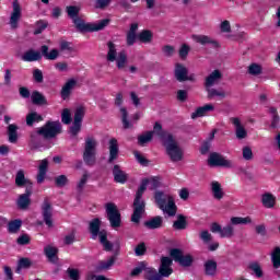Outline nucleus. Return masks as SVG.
I'll list each match as a JSON object with an SVG mask.
<instances>
[{"instance_id": "obj_1", "label": "nucleus", "mask_w": 280, "mask_h": 280, "mask_svg": "<svg viewBox=\"0 0 280 280\" xmlns=\"http://www.w3.org/2000/svg\"><path fill=\"white\" fill-rule=\"evenodd\" d=\"M148 185H150L151 189H158L161 187V178L151 177L142 180L140 187L136 192V199L133 201V214L131 217V221L139 223L141 220V215L145 212V202L141 199L145 189H148Z\"/></svg>"}, {"instance_id": "obj_2", "label": "nucleus", "mask_w": 280, "mask_h": 280, "mask_svg": "<svg viewBox=\"0 0 280 280\" xmlns=\"http://www.w3.org/2000/svg\"><path fill=\"white\" fill-rule=\"evenodd\" d=\"M155 205L168 218H174L178 211L176 206V197L170 190H156L154 194Z\"/></svg>"}, {"instance_id": "obj_3", "label": "nucleus", "mask_w": 280, "mask_h": 280, "mask_svg": "<svg viewBox=\"0 0 280 280\" xmlns=\"http://www.w3.org/2000/svg\"><path fill=\"white\" fill-rule=\"evenodd\" d=\"M100 226H102V221L100 219H93L90 222V233L92 234V240H97L98 235L100 242L104 246L105 250H112L113 244H110V242H108V240L106 238V231H100Z\"/></svg>"}, {"instance_id": "obj_4", "label": "nucleus", "mask_w": 280, "mask_h": 280, "mask_svg": "<svg viewBox=\"0 0 280 280\" xmlns=\"http://www.w3.org/2000/svg\"><path fill=\"white\" fill-rule=\"evenodd\" d=\"M97 140L94 138L85 139V147L83 152V161L85 165L93 166L97 162Z\"/></svg>"}, {"instance_id": "obj_5", "label": "nucleus", "mask_w": 280, "mask_h": 280, "mask_svg": "<svg viewBox=\"0 0 280 280\" xmlns=\"http://www.w3.org/2000/svg\"><path fill=\"white\" fill-rule=\"evenodd\" d=\"M73 23L79 32H100L110 23V20L105 19L95 23H84L81 19L75 18Z\"/></svg>"}, {"instance_id": "obj_6", "label": "nucleus", "mask_w": 280, "mask_h": 280, "mask_svg": "<svg viewBox=\"0 0 280 280\" xmlns=\"http://www.w3.org/2000/svg\"><path fill=\"white\" fill-rule=\"evenodd\" d=\"M253 222V219L250 217H232L230 219V224L222 228L221 231V237H226L228 240H231L233 235H235V228L238 224H250Z\"/></svg>"}, {"instance_id": "obj_7", "label": "nucleus", "mask_w": 280, "mask_h": 280, "mask_svg": "<svg viewBox=\"0 0 280 280\" xmlns=\"http://www.w3.org/2000/svg\"><path fill=\"white\" fill-rule=\"evenodd\" d=\"M163 145L166 148V153L173 163L183 161V149L178 145V142H176L174 137H168Z\"/></svg>"}, {"instance_id": "obj_8", "label": "nucleus", "mask_w": 280, "mask_h": 280, "mask_svg": "<svg viewBox=\"0 0 280 280\" xmlns=\"http://www.w3.org/2000/svg\"><path fill=\"white\" fill-rule=\"evenodd\" d=\"M107 47H108L107 60L109 62H115L116 60V65L118 69H124V67H126V62L128 61V56L126 55V52L120 51L117 56V47L112 42L107 44Z\"/></svg>"}, {"instance_id": "obj_9", "label": "nucleus", "mask_w": 280, "mask_h": 280, "mask_svg": "<svg viewBox=\"0 0 280 280\" xmlns=\"http://www.w3.org/2000/svg\"><path fill=\"white\" fill-rule=\"evenodd\" d=\"M61 131L62 125H60V121H49L38 129V135H42L45 139H54V137L60 135Z\"/></svg>"}, {"instance_id": "obj_10", "label": "nucleus", "mask_w": 280, "mask_h": 280, "mask_svg": "<svg viewBox=\"0 0 280 280\" xmlns=\"http://www.w3.org/2000/svg\"><path fill=\"white\" fill-rule=\"evenodd\" d=\"M107 220H109L113 229H118L121 225V214L115 203H106L105 206Z\"/></svg>"}, {"instance_id": "obj_11", "label": "nucleus", "mask_w": 280, "mask_h": 280, "mask_svg": "<svg viewBox=\"0 0 280 280\" xmlns=\"http://www.w3.org/2000/svg\"><path fill=\"white\" fill-rule=\"evenodd\" d=\"M84 115H86V107L85 106H78L74 110V118L73 124L70 127L71 135H78L82 129V120L84 119Z\"/></svg>"}, {"instance_id": "obj_12", "label": "nucleus", "mask_w": 280, "mask_h": 280, "mask_svg": "<svg viewBox=\"0 0 280 280\" xmlns=\"http://www.w3.org/2000/svg\"><path fill=\"white\" fill-rule=\"evenodd\" d=\"M208 165L210 167H226L231 170L233 167V161L228 160L219 153H211L208 158Z\"/></svg>"}, {"instance_id": "obj_13", "label": "nucleus", "mask_w": 280, "mask_h": 280, "mask_svg": "<svg viewBox=\"0 0 280 280\" xmlns=\"http://www.w3.org/2000/svg\"><path fill=\"white\" fill-rule=\"evenodd\" d=\"M21 16H23V9L21 8V3L15 0L12 3V12L9 20V25L11 30H18Z\"/></svg>"}, {"instance_id": "obj_14", "label": "nucleus", "mask_w": 280, "mask_h": 280, "mask_svg": "<svg viewBox=\"0 0 280 280\" xmlns=\"http://www.w3.org/2000/svg\"><path fill=\"white\" fill-rule=\"evenodd\" d=\"M171 257L174 259V261H177L179 266H184V268H187L194 264V257L189 254H183V252L179 249H172Z\"/></svg>"}, {"instance_id": "obj_15", "label": "nucleus", "mask_w": 280, "mask_h": 280, "mask_svg": "<svg viewBox=\"0 0 280 280\" xmlns=\"http://www.w3.org/2000/svg\"><path fill=\"white\" fill-rule=\"evenodd\" d=\"M231 124L234 127L236 139H246L248 137V131L246 130V127H244V122L237 118V117H232L230 118Z\"/></svg>"}, {"instance_id": "obj_16", "label": "nucleus", "mask_w": 280, "mask_h": 280, "mask_svg": "<svg viewBox=\"0 0 280 280\" xmlns=\"http://www.w3.org/2000/svg\"><path fill=\"white\" fill-rule=\"evenodd\" d=\"M15 185L20 188H25L32 190L34 187V184L30 178L25 177V171L19 170L15 174Z\"/></svg>"}, {"instance_id": "obj_17", "label": "nucleus", "mask_w": 280, "mask_h": 280, "mask_svg": "<svg viewBox=\"0 0 280 280\" xmlns=\"http://www.w3.org/2000/svg\"><path fill=\"white\" fill-rule=\"evenodd\" d=\"M172 258L170 257H162L161 258V265L159 268V273L161 277H170L172 272H174V269H172Z\"/></svg>"}, {"instance_id": "obj_18", "label": "nucleus", "mask_w": 280, "mask_h": 280, "mask_svg": "<svg viewBox=\"0 0 280 280\" xmlns=\"http://www.w3.org/2000/svg\"><path fill=\"white\" fill-rule=\"evenodd\" d=\"M215 110V105L213 104H206L201 107H198L192 114L191 119H198L200 117H207L209 113H213Z\"/></svg>"}, {"instance_id": "obj_19", "label": "nucleus", "mask_w": 280, "mask_h": 280, "mask_svg": "<svg viewBox=\"0 0 280 280\" xmlns=\"http://www.w3.org/2000/svg\"><path fill=\"white\" fill-rule=\"evenodd\" d=\"M175 78L178 82H185L187 80H194V75H189L187 68L180 63L175 66Z\"/></svg>"}, {"instance_id": "obj_20", "label": "nucleus", "mask_w": 280, "mask_h": 280, "mask_svg": "<svg viewBox=\"0 0 280 280\" xmlns=\"http://www.w3.org/2000/svg\"><path fill=\"white\" fill-rule=\"evenodd\" d=\"M210 189L214 200H222V198H224V188L222 187V184H220L219 182H211Z\"/></svg>"}, {"instance_id": "obj_21", "label": "nucleus", "mask_w": 280, "mask_h": 280, "mask_svg": "<svg viewBox=\"0 0 280 280\" xmlns=\"http://www.w3.org/2000/svg\"><path fill=\"white\" fill-rule=\"evenodd\" d=\"M75 86H78V79H69L61 89L62 100H67Z\"/></svg>"}, {"instance_id": "obj_22", "label": "nucleus", "mask_w": 280, "mask_h": 280, "mask_svg": "<svg viewBox=\"0 0 280 280\" xmlns=\"http://www.w3.org/2000/svg\"><path fill=\"white\" fill-rule=\"evenodd\" d=\"M191 39L199 45H213L214 47H220V44L215 42V39L207 35H192Z\"/></svg>"}, {"instance_id": "obj_23", "label": "nucleus", "mask_w": 280, "mask_h": 280, "mask_svg": "<svg viewBox=\"0 0 280 280\" xmlns=\"http://www.w3.org/2000/svg\"><path fill=\"white\" fill-rule=\"evenodd\" d=\"M222 80V71L214 70L206 78V89H211Z\"/></svg>"}, {"instance_id": "obj_24", "label": "nucleus", "mask_w": 280, "mask_h": 280, "mask_svg": "<svg viewBox=\"0 0 280 280\" xmlns=\"http://www.w3.org/2000/svg\"><path fill=\"white\" fill-rule=\"evenodd\" d=\"M32 196V190L25 189V194H22L19 196L16 205L19 207V209H27V207H30L32 200L30 199V197Z\"/></svg>"}, {"instance_id": "obj_25", "label": "nucleus", "mask_w": 280, "mask_h": 280, "mask_svg": "<svg viewBox=\"0 0 280 280\" xmlns=\"http://www.w3.org/2000/svg\"><path fill=\"white\" fill-rule=\"evenodd\" d=\"M151 132L153 133V136L155 135V137H158V139H160L162 143H165L168 137H173L172 133H168L165 130H163V127L159 122H155L153 131Z\"/></svg>"}, {"instance_id": "obj_26", "label": "nucleus", "mask_w": 280, "mask_h": 280, "mask_svg": "<svg viewBox=\"0 0 280 280\" xmlns=\"http://www.w3.org/2000/svg\"><path fill=\"white\" fill-rule=\"evenodd\" d=\"M117 156H119V144L117 142V139L113 138L109 140L108 163H113V161H116Z\"/></svg>"}, {"instance_id": "obj_27", "label": "nucleus", "mask_w": 280, "mask_h": 280, "mask_svg": "<svg viewBox=\"0 0 280 280\" xmlns=\"http://www.w3.org/2000/svg\"><path fill=\"white\" fill-rule=\"evenodd\" d=\"M42 211H43L45 224H47L51 229V226H54V221L51 220V205L45 201L42 207Z\"/></svg>"}, {"instance_id": "obj_28", "label": "nucleus", "mask_w": 280, "mask_h": 280, "mask_svg": "<svg viewBox=\"0 0 280 280\" xmlns=\"http://www.w3.org/2000/svg\"><path fill=\"white\" fill-rule=\"evenodd\" d=\"M40 58H43L40 51L34 49L25 51L22 56L24 62H36L37 60H40Z\"/></svg>"}, {"instance_id": "obj_29", "label": "nucleus", "mask_w": 280, "mask_h": 280, "mask_svg": "<svg viewBox=\"0 0 280 280\" xmlns=\"http://www.w3.org/2000/svg\"><path fill=\"white\" fill-rule=\"evenodd\" d=\"M261 203L265 209H273V207L277 205V197L270 192H266L261 196Z\"/></svg>"}, {"instance_id": "obj_30", "label": "nucleus", "mask_w": 280, "mask_h": 280, "mask_svg": "<svg viewBox=\"0 0 280 280\" xmlns=\"http://www.w3.org/2000/svg\"><path fill=\"white\" fill-rule=\"evenodd\" d=\"M113 174H114V180L116 183H120L121 185H124V183H126L128 180V174H126V172L121 171L119 165L114 166Z\"/></svg>"}, {"instance_id": "obj_31", "label": "nucleus", "mask_w": 280, "mask_h": 280, "mask_svg": "<svg viewBox=\"0 0 280 280\" xmlns=\"http://www.w3.org/2000/svg\"><path fill=\"white\" fill-rule=\"evenodd\" d=\"M208 97L210 100H224L226 97V91L224 89H208Z\"/></svg>"}, {"instance_id": "obj_32", "label": "nucleus", "mask_w": 280, "mask_h": 280, "mask_svg": "<svg viewBox=\"0 0 280 280\" xmlns=\"http://www.w3.org/2000/svg\"><path fill=\"white\" fill-rule=\"evenodd\" d=\"M44 253L49 261H51L52 264H56V261H58V249L55 246H46L44 248Z\"/></svg>"}, {"instance_id": "obj_33", "label": "nucleus", "mask_w": 280, "mask_h": 280, "mask_svg": "<svg viewBox=\"0 0 280 280\" xmlns=\"http://www.w3.org/2000/svg\"><path fill=\"white\" fill-rule=\"evenodd\" d=\"M144 279L145 280H163V276L156 269L152 267H147L144 271Z\"/></svg>"}, {"instance_id": "obj_34", "label": "nucleus", "mask_w": 280, "mask_h": 280, "mask_svg": "<svg viewBox=\"0 0 280 280\" xmlns=\"http://www.w3.org/2000/svg\"><path fill=\"white\" fill-rule=\"evenodd\" d=\"M205 272L208 277H213L218 272V262L215 260H207L205 262Z\"/></svg>"}, {"instance_id": "obj_35", "label": "nucleus", "mask_w": 280, "mask_h": 280, "mask_svg": "<svg viewBox=\"0 0 280 280\" xmlns=\"http://www.w3.org/2000/svg\"><path fill=\"white\" fill-rule=\"evenodd\" d=\"M116 259L117 258L115 256H112L107 260L100 261L96 270H110V268H113V266L115 265Z\"/></svg>"}, {"instance_id": "obj_36", "label": "nucleus", "mask_w": 280, "mask_h": 280, "mask_svg": "<svg viewBox=\"0 0 280 280\" xmlns=\"http://www.w3.org/2000/svg\"><path fill=\"white\" fill-rule=\"evenodd\" d=\"M19 130V127L14 124L9 125L8 127V135H9V141L10 143H16L19 140V135L16 131Z\"/></svg>"}, {"instance_id": "obj_37", "label": "nucleus", "mask_w": 280, "mask_h": 280, "mask_svg": "<svg viewBox=\"0 0 280 280\" xmlns=\"http://www.w3.org/2000/svg\"><path fill=\"white\" fill-rule=\"evenodd\" d=\"M173 229H175L176 231H183L187 229V219L185 218V215H177V220L173 223Z\"/></svg>"}, {"instance_id": "obj_38", "label": "nucleus", "mask_w": 280, "mask_h": 280, "mask_svg": "<svg viewBox=\"0 0 280 280\" xmlns=\"http://www.w3.org/2000/svg\"><path fill=\"white\" fill-rule=\"evenodd\" d=\"M153 36L154 34L152 33V31L144 30L138 34V40L144 44L152 43Z\"/></svg>"}, {"instance_id": "obj_39", "label": "nucleus", "mask_w": 280, "mask_h": 280, "mask_svg": "<svg viewBox=\"0 0 280 280\" xmlns=\"http://www.w3.org/2000/svg\"><path fill=\"white\" fill-rule=\"evenodd\" d=\"M42 54L46 57L47 60H56L58 58L59 52L57 49H52L49 51L47 46H42Z\"/></svg>"}, {"instance_id": "obj_40", "label": "nucleus", "mask_w": 280, "mask_h": 280, "mask_svg": "<svg viewBox=\"0 0 280 280\" xmlns=\"http://www.w3.org/2000/svg\"><path fill=\"white\" fill-rule=\"evenodd\" d=\"M154 133L152 131H147L138 137L139 145H145L152 141Z\"/></svg>"}, {"instance_id": "obj_41", "label": "nucleus", "mask_w": 280, "mask_h": 280, "mask_svg": "<svg viewBox=\"0 0 280 280\" xmlns=\"http://www.w3.org/2000/svg\"><path fill=\"white\" fill-rule=\"evenodd\" d=\"M38 121H43V116H40L36 112L30 113L26 116V124H27V126H34V124H36Z\"/></svg>"}, {"instance_id": "obj_42", "label": "nucleus", "mask_w": 280, "mask_h": 280, "mask_svg": "<svg viewBox=\"0 0 280 280\" xmlns=\"http://www.w3.org/2000/svg\"><path fill=\"white\" fill-rule=\"evenodd\" d=\"M162 224L163 218L161 217H154L153 219L145 222V226H148V229H161Z\"/></svg>"}, {"instance_id": "obj_43", "label": "nucleus", "mask_w": 280, "mask_h": 280, "mask_svg": "<svg viewBox=\"0 0 280 280\" xmlns=\"http://www.w3.org/2000/svg\"><path fill=\"white\" fill-rule=\"evenodd\" d=\"M31 100L33 104L43 105L47 104V101L45 100V96L40 94L38 91H34L31 95Z\"/></svg>"}, {"instance_id": "obj_44", "label": "nucleus", "mask_w": 280, "mask_h": 280, "mask_svg": "<svg viewBox=\"0 0 280 280\" xmlns=\"http://www.w3.org/2000/svg\"><path fill=\"white\" fill-rule=\"evenodd\" d=\"M271 262L273 268H280V247H276L271 253Z\"/></svg>"}, {"instance_id": "obj_45", "label": "nucleus", "mask_w": 280, "mask_h": 280, "mask_svg": "<svg viewBox=\"0 0 280 280\" xmlns=\"http://www.w3.org/2000/svg\"><path fill=\"white\" fill-rule=\"evenodd\" d=\"M264 69L261 68V65L258 63H252L248 66L247 72L249 75H261Z\"/></svg>"}, {"instance_id": "obj_46", "label": "nucleus", "mask_w": 280, "mask_h": 280, "mask_svg": "<svg viewBox=\"0 0 280 280\" xmlns=\"http://www.w3.org/2000/svg\"><path fill=\"white\" fill-rule=\"evenodd\" d=\"M22 224H23V221H21L19 219L9 222V224H8L9 233H16L19 231V229H21Z\"/></svg>"}, {"instance_id": "obj_47", "label": "nucleus", "mask_w": 280, "mask_h": 280, "mask_svg": "<svg viewBox=\"0 0 280 280\" xmlns=\"http://www.w3.org/2000/svg\"><path fill=\"white\" fill-rule=\"evenodd\" d=\"M73 119L71 118V109L65 108L61 113V121L66 126H69Z\"/></svg>"}, {"instance_id": "obj_48", "label": "nucleus", "mask_w": 280, "mask_h": 280, "mask_svg": "<svg viewBox=\"0 0 280 280\" xmlns=\"http://www.w3.org/2000/svg\"><path fill=\"white\" fill-rule=\"evenodd\" d=\"M147 268H148V264L143 261L138 264V266L133 268V270L131 271V277H139L141 272H145Z\"/></svg>"}, {"instance_id": "obj_49", "label": "nucleus", "mask_w": 280, "mask_h": 280, "mask_svg": "<svg viewBox=\"0 0 280 280\" xmlns=\"http://www.w3.org/2000/svg\"><path fill=\"white\" fill-rule=\"evenodd\" d=\"M120 114H121L124 128H126V129L132 128V124H130V121H128V112L126 110V108L121 107Z\"/></svg>"}, {"instance_id": "obj_50", "label": "nucleus", "mask_w": 280, "mask_h": 280, "mask_svg": "<svg viewBox=\"0 0 280 280\" xmlns=\"http://www.w3.org/2000/svg\"><path fill=\"white\" fill-rule=\"evenodd\" d=\"M67 13L68 16H70V19H72V21H74V19H78V14L80 13V7H67Z\"/></svg>"}, {"instance_id": "obj_51", "label": "nucleus", "mask_w": 280, "mask_h": 280, "mask_svg": "<svg viewBox=\"0 0 280 280\" xmlns=\"http://www.w3.org/2000/svg\"><path fill=\"white\" fill-rule=\"evenodd\" d=\"M133 154L138 163H140V165H142L143 167H148V165L150 164V161H148V159H145L143 154H141L138 151H136Z\"/></svg>"}, {"instance_id": "obj_52", "label": "nucleus", "mask_w": 280, "mask_h": 280, "mask_svg": "<svg viewBox=\"0 0 280 280\" xmlns=\"http://www.w3.org/2000/svg\"><path fill=\"white\" fill-rule=\"evenodd\" d=\"M67 276L69 280H80V270L68 268L67 269Z\"/></svg>"}, {"instance_id": "obj_53", "label": "nucleus", "mask_w": 280, "mask_h": 280, "mask_svg": "<svg viewBox=\"0 0 280 280\" xmlns=\"http://www.w3.org/2000/svg\"><path fill=\"white\" fill-rule=\"evenodd\" d=\"M189 51H191V47H189L187 44H183L179 48V58L185 60V58L189 56Z\"/></svg>"}, {"instance_id": "obj_54", "label": "nucleus", "mask_w": 280, "mask_h": 280, "mask_svg": "<svg viewBox=\"0 0 280 280\" xmlns=\"http://www.w3.org/2000/svg\"><path fill=\"white\" fill-rule=\"evenodd\" d=\"M249 269L256 275V277H262L264 272L261 271V266L258 262H252Z\"/></svg>"}, {"instance_id": "obj_55", "label": "nucleus", "mask_w": 280, "mask_h": 280, "mask_svg": "<svg viewBox=\"0 0 280 280\" xmlns=\"http://www.w3.org/2000/svg\"><path fill=\"white\" fill-rule=\"evenodd\" d=\"M47 21H38L36 24H35V31H34V34H42L44 30H47Z\"/></svg>"}, {"instance_id": "obj_56", "label": "nucleus", "mask_w": 280, "mask_h": 280, "mask_svg": "<svg viewBox=\"0 0 280 280\" xmlns=\"http://www.w3.org/2000/svg\"><path fill=\"white\" fill-rule=\"evenodd\" d=\"M220 32H222V34H231V22H229V20L221 22Z\"/></svg>"}, {"instance_id": "obj_57", "label": "nucleus", "mask_w": 280, "mask_h": 280, "mask_svg": "<svg viewBox=\"0 0 280 280\" xmlns=\"http://www.w3.org/2000/svg\"><path fill=\"white\" fill-rule=\"evenodd\" d=\"M57 187H65L69 183V178L66 175H59L55 178Z\"/></svg>"}, {"instance_id": "obj_58", "label": "nucleus", "mask_w": 280, "mask_h": 280, "mask_svg": "<svg viewBox=\"0 0 280 280\" xmlns=\"http://www.w3.org/2000/svg\"><path fill=\"white\" fill-rule=\"evenodd\" d=\"M243 159L245 161H253V149L250 147H243Z\"/></svg>"}, {"instance_id": "obj_59", "label": "nucleus", "mask_w": 280, "mask_h": 280, "mask_svg": "<svg viewBox=\"0 0 280 280\" xmlns=\"http://www.w3.org/2000/svg\"><path fill=\"white\" fill-rule=\"evenodd\" d=\"M200 240H202V242H205V244H209V242H211V240H213V236L211 235V233H209V231H201Z\"/></svg>"}, {"instance_id": "obj_60", "label": "nucleus", "mask_w": 280, "mask_h": 280, "mask_svg": "<svg viewBox=\"0 0 280 280\" xmlns=\"http://www.w3.org/2000/svg\"><path fill=\"white\" fill-rule=\"evenodd\" d=\"M89 173H84L81 177V179L79 180L77 187L78 189H84V186L86 185L88 180H89Z\"/></svg>"}, {"instance_id": "obj_61", "label": "nucleus", "mask_w": 280, "mask_h": 280, "mask_svg": "<svg viewBox=\"0 0 280 280\" xmlns=\"http://www.w3.org/2000/svg\"><path fill=\"white\" fill-rule=\"evenodd\" d=\"M135 253L137 257H141V255H145V243H140L135 248Z\"/></svg>"}, {"instance_id": "obj_62", "label": "nucleus", "mask_w": 280, "mask_h": 280, "mask_svg": "<svg viewBox=\"0 0 280 280\" xmlns=\"http://www.w3.org/2000/svg\"><path fill=\"white\" fill-rule=\"evenodd\" d=\"M31 266L32 261L28 258H22L19 260L18 270H21V268H30Z\"/></svg>"}, {"instance_id": "obj_63", "label": "nucleus", "mask_w": 280, "mask_h": 280, "mask_svg": "<svg viewBox=\"0 0 280 280\" xmlns=\"http://www.w3.org/2000/svg\"><path fill=\"white\" fill-rule=\"evenodd\" d=\"M178 196L180 200H189V189L187 188L179 189Z\"/></svg>"}, {"instance_id": "obj_64", "label": "nucleus", "mask_w": 280, "mask_h": 280, "mask_svg": "<svg viewBox=\"0 0 280 280\" xmlns=\"http://www.w3.org/2000/svg\"><path fill=\"white\" fill-rule=\"evenodd\" d=\"M33 78L35 82H43V71H40L39 69H35L33 71Z\"/></svg>"}]
</instances>
